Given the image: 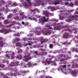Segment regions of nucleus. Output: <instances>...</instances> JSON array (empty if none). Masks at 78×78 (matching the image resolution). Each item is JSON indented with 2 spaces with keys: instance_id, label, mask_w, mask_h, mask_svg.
Here are the masks:
<instances>
[{
  "instance_id": "nucleus-40",
  "label": "nucleus",
  "mask_w": 78,
  "mask_h": 78,
  "mask_svg": "<svg viewBox=\"0 0 78 78\" xmlns=\"http://www.w3.org/2000/svg\"><path fill=\"white\" fill-rule=\"evenodd\" d=\"M20 41V39H19V38H16V39H15V42H14V43H15L16 41Z\"/></svg>"
},
{
  "instance_id": "nucleus-39",
  "label": "nucleus",
  "mask_w": 78,
  "mask_h": 78,
  "mask_svg": "<svg viewBox=\"0 0 78 78\" xmlns=\"http://www.w3.org/2000/svg\"><path fill=\"white\" fill-rule=\"evenodd\" d=\"M18 53H21L22 52V50L21 49H19L18 50Z\"/></svg>"
},
{
  "instance_id": "nucleus-51",
  "label": "nucleus",
  "mask_w": 78,
  "mask_h": 78,
  "mask_svg": "<svg viewBox=\"0 0 78 78\" xmlns=\"http://www.w3.org/2000/svg\"><path fill=\"white\" fill-rule=\"evenodd\" d=\"M8 31L9 33V32H13V31H12V30H11L10 29H8Z\"/></svg>"
},
{
  "instance_id": "nucleus-2",
  "label": "nucleus",
  "mask_w": 78,
  "mask_h": 78,
  "mask_svg": "<svg viewBox=\"0 0 78 78\" xmlns=\"http://www.w3.org/2000/svg\"><path fill=\"white\" fill-rule=\"evenodd\" d=\"M9 55L6 54L5 55V56L8 59H10L11 58V59H14L15 57L14 56L15 55V53L14 52H9Z\"/></svg>"
},
{
  "instance_id": "nucleus-9",
  "label": "nucleus",
  "mask_w": 78,
  "mask_h": 78,
  "mask_svg": "<svg viewBox=\"0 0 78 78\" xmlns=\"http://www.w3.org/2000/svg\"><path fill=\"white\" fill-rule=\"evenodd\" d=\"M0 31L1 33H3L4 34H8V33H9L8 32V29H5L4 30L2 29Z\"/></svg>"
},
{
  "instance_id": "nucleus-37",
  "label": "nucleus",
  "mask_w": 78,
  "mask_h": 78,
  "mask_svg": "<svg viewBox=\"0 0 78 78\" xmlns=\"http://www.w3.org/2000/svg\"><path fill=\"white\" fill-rule=\"evenodd\" d=\"M65 31H69V32H72V31L70 29L68 28V29H67L66 30H64Z\"/></svg>"
},
{
  "instance_id": "nucleus-55",
  "label": "nucleus",
  "mask_w": 78,
  "mask_h": 78,
  "mask_svg": "<svg viewBox=\"0 0 78 78\" xmlns=\"http://www.w3.org/2000/svg\"><path fill=\"white\" fill-rule=\"evenodd\" d=\"M34 53L36 54V55H38V54L37 55L38 52L37 51H34Z\"/></svg>"
},
{
  "instance_id": "nucleus-56",
  "label": "nucleus",
  "mask_w": 78,
  "mask_h": 78,
  "mask_svg": "<svg viewBox=\"0 0 78 78\" xmlns=\"http://www.w3.org/2000/svg\"><path fill=\"white\" fill-rule=\"evenodd\" d=\"M4 78H8V77L7 76V75L4 76Z\"/></svg>"
},
{
  "instance_id": "nucleus-43",
  "label": "nucleus",
  "mask_w": 78,
  "mask_h": 78,
  "mask_svg": "<svg viewBox=\"0 0 78 78\" xmlns=\"http://www.w3.org/2000/svg\"><path fill=\"white\" fill-rule=\"evenodd\" d=\"M42 20H43L42 18H40L39 19V23H40L41 22H42Z\"/></svg>"
},
{
  "instance_id": "nucleus-52",
  "label": "nucleus",
  "mask_w": 78,
  "mask_h": 78,
  "mask_svg": "<svg viewBox=\"0 0 78 78\" xmlns=\"http://www.w3.org/2000/svg\"><path fill=\"white\" fill-rule=\"evenodd\" d=\"M15 36H20V34H15Z\"/></svg>"
},
{
  "instance_id": "nucleus-3",
  "label": "nucleus",
  "mask_w": 78,
  "mask_h": 78,
  "mask_svg": "<svg viewBox=\"0 0 78 78\" xmlns=\"http://www.w3.org/2000/svg\"><path fill=\"white\" fill-rule=\"evenodd\" d=\"M34 2L36 3V4L35 3H33V5H34V6H40L41 5V2H42V1L41 0H34Z\"/></svg>"
},
{
  "instance_id": "nucleus-53",
  "label": "nucleus",
  "mask_w": 78,
  "mask_h": 78,
  "mask_svg": "<svg viewBox=\"0 0 78 78\" xmlns=\"http://www.w3.org/2000/svg\"><path fill=\"white\" fill-rule=\"evenodd\" d=\"M65 59H64V58H62L60 60V61L61 62H62V61H65Z\"/></svg>"
},
{
  "instance_id": "nucleus-35",
  "label": "nucleus",
  "mask_w": 78,
  "mask_h": 78,
  "mask_svg": "<svg viewBox=\"0 0 78 78\" xmlns=\"http://www.w3.org/2000/svg\"><path fill=\"white\" fill-rule=\"evenodd\" d=\"M26 1L27 2H28V3L29 5H31L32 4L31 3V1H30V0H27Z\"/></svg>"
},
{
  "instance_id": "nucleus-30",
  "label": "nucleus",
  "mask_w": 78,
  "mask_h": 78,
  "mask_svg": "<svg viewBox=\"0 0 78 78\" xmlns=\"http://www.w3.org/2000/svg\"><path fill=\"white\" fill-rule=\"evenodd\" d=\"M51 11H55V6L51 7Z\"/></svg>"
},
{
  "instance_id": "nucleus-22",
  "label": "nucleus",
  "mask_w": 78,
  "mask_h": 78,
  "mask_svg": "<svg viewBox=\"0 0 78 78\" xmlns=\"http://www.w3.org/2000/svg\"><path fill=\"white\" fill-rule=\"evenodd\" d=\"M13 24H11L9 25H6L5 26V28H10V27H11L13 25Z\"/></svg>"
},
{
  "instance_id": "nucleus-14",
  "label": "nucleus",
  "mask_w": 78,
  "mask_h": 78,
  "mask_svg": "<svg viewBox=\"0 0 78 78\" xmlns=\"http://www.w3.org/2000/svg\"><path fill=\"white\" fill-rule=\"evenodd\" d=\"M6 11V9L4 7H2L1 8H0V11ZM2 15V14L1 13H0V16H1Z\"/></svg>"
},
{
  "instance_id": "nucleus-1",
  "label": "nucleus",
  "mask_w": 78,
  "mask_h": 78,
  "mask_svg": "<svg viewBox=\"0 0 78 78\" xmlns=\"http://www.w3.org/2000/svg\"><path fill=\"white\" fill-rule=\"evenodd\" d=\"M36 29L37 30H39V31L37 30L35 31V33L36 34H40V33H42L45 34H46V35H48V32H46L45 31H43V30H41V27H37Z\"/></svg>"
},
{
  "instance_id": "nucleus-5",
  "label": "nucleus",
  "mask_w": 78,
  "mask_h": 78,
  "mask_svg": "<svg viewBox=\"0 0 78 78\" xmlns=\"http://www.w3.org/2000/svg\"><path fill=\"white\" fill-rule=\"evenodd\" d=\"M17 6V4L16 3H14L13 4H12V3L10 2L8 4V5H6V7L7 8V7H11V6Z\"/></svg>"
},
{
  "instance_id": "nucleus-28",
  "label": "nucleus",
  "mask_w": 78,
  "mask_h": 78,
  "mask_svg": "<svg viewBox=\"0 0 78 78\" xmlns=\"http://www.w3.org/2000/svg\"><path fill=\"white\" fill-rule=\"evenodd\" d=\"M59 2H52L51 3V5H53L54 4L55 5H58L59 4Z\"/></svg>"
},
{
  "instance_id": "nucleus-18",
  "label": "nucleus",
  "mask_w": 78,
  "mask_h": 78,
  "mask_svg": "<svg viewBox=\"0 0 78 78\" xmlns=\"http://www.w3.org/2000/svg\"><path fill=\"white\" fill-rule=\"evenodd\" d=\"M14 19L15 20H22V18L20 17L19 18V16H16L14 18Z\"/></svg>"
},
{
  "instance_id": "nucleus-57",
  "label": "nucleus",
  "mask_w": 78,
  "mask_h": 78,
  "mask_svg": "<svg viewBox=\"0 0 78 78\" xmlns=\"http://www.w3.org/2000/svg\"><path fill=\"white\" fill-rule=\"evenodd\" d=\"M71 51H74L75 50V49L73 48H72L71 49Z\"/></svg>"
},
{
  "instance_id": "nucleus-36",
  "label": "nucleus",
  "mask_w": 78,
  "mask_h": 78,
  "mask_svg": "<svg viewBox=\"0 0 78 78\" xmlns=\"http://www.w3.org/2000/svg\"><path fill=\"white\" fill-rule=\"evenodd\" d=\"M64 18H65V16H63V17L61 16L59 17L60 20H64Z\"/></svg>"
},
{
  "instance_id": "nucleus-6",
  "label": "nucleus",
  "mask_w": 78,
  "mask_h": 78,
  "mask_svg": "<svg viewBox=\"0 0 78 78\" xmlns=\"http://www.w3.org/2000/svg\"><path fill=\"white\" fill-rule=\"evenodd\" d=\"M19 64V62L16 61L14 62L11 63L10 64V66H18Z\"/></svg>"
},
{
  "instance_id": "nucleus-26",
  "label": "nucleus",
  "mask_w": 78,
  "mask_h": 78,
  "mask_svg": "<svg viewBox=\"0 0 78 78\" xmlns=\"http://www.w3.org/2000/svg\"><path fill=\"white\" fill-rule=\"evenodd\" d=\"M48 41V39H44L43 41H41V44H43V42H47Z\"/></svg>"
},
{
  "instance_id": "nucleus-19",
  "label": "nucleus",
  "mask_w": 78,
  "mask_h": 78,
  "mask_svg": "<svg viewBox=\"0 0 78 78\" xmlns=\"http://www.w3.org/2000/svg\"><path fill=\"white\" fill-rule=\"evenodd\" d=\"M72 75L73 76H76V72L75 71H73L71 72Z\"/></svg>"
},
{
  "instance_id": "nucleus-59",
  "label": "nucleus",
  "mask_w": 78,
  "mask_h": 78,
  "mask_svg": "<svg viewBox=\"0 0 78 78\" xmlns=\"http://www.w3.org/2000/svg\"><path fill=\"white\" fill-rule=\"evenodd\" d=\"M28 65L29 66H31V62H28Z\"/></svg>"
},
{
  "instance_id": "nucleus-29",
  "label": "nucleus",
  "mask_w": 78,
  "mask_h": 78,
  "mask_svg": "<svg viewBox=\"0 0 78 78\" xmlns=\"http://www.w3.org/2000/svg\"><path fill=\"white\" fill-rule=\"evenodd\" d=\"M73 68H77L78 67V64H76L75 65H73Z\"/></svg>"
},
{
  "instance_id": "nucleus-38",
  "label": "nucleus",
  "mask_w": 78,
  "mask_h": 78,
  "mask_svg": "<svg viewBox=\"0 0 78 78\" xmlns=\"http://www.w3.org/2000/svg\"><path fill=\"white\" fill-rule=\"evenodd\" d=\"M69 6L73 7V4L72 2H71L70 4H69Z\"/></svg>"
},
{
  "instance_id": "nucleus-10",
  "label": "nucleus",
  "mask_w": 78,
  "mask_h": 78,
  "mask_svg": "<svg viewBox=\"0 0 78 78\" xmlns=\"http://www.w3.org/2000/svg\"><path fill=\"white\" fill-rule=\"evenodd\" d=\"M16 73H12L11 72L9 73H6V75L8 76H16Z\"/></svg>"
},
{
  "instance_id": "nucleus-60",
  "label": "nucleus",
  "mask_w": 78,
  "mask_h": 78,
  "mask_svg": "<svg viewBox=\"0 0 78 78\" xmlns=\"http://www.w3.org/2000/svg\"><path fill=\"white\" fill-rule=\"evenodd\" d=\"M43 19H44V20L46 21V22H47V20H46V18H45V17H43Z\"/></svg>"
},
{
  "instance_id": "nucleus-45",
  "label": "nucleus",
  "mask_w": 78,
  "mask_h": 78,
  "mask_svg": "<svg viewBox=\"0 0 78 78\" xmlns=\"http://www.w3.org/2000/svg\"><path fill=\"white\" fill-rule=\"evenodd\" d=\"M23 14H24V13L21 12L20 13V16H22L24 15Z\"/></svg>"
},
{
  "instance_id": "nucleus-61",
  "label": "nucleus",
  "mask_w": 78,
  "mask_h": 78,
  "mask_svg": "<svg viewBox=\"0 0 78 78\" xmlns=\"http://www.w3.org/2000/svg\"><path fill=\"white\" fill-rule=\"evenodd\" d=\"M51 6H49L48 7V9H51Z\"/></svg>"
},
{
  "instance_id": "nucleus-13",
  "label": "nucleus",
  "mask_w": 78,
  "mask_h": 78,
  "mask_svg": "<svg viewBox=\"0 0 78 78\" xmlns=\"http://www.w3.org/2000/svg\"><path fill=\"white\" fill-rule=\"evenodd\" d=\"M30 11H31V12H33L34 14H35V13L37 12H39V10L37 9H35L33 10H30Z\"/></svg>"
},
{
  "instance_id": "nucleus-11",
  "label": "nucleus",
  "mask_w": 78,
  "mask_h": 78,
  "mask_svg": "<svg viewBox=\"0 0 78 78\" xmlns=\"http://www.w3.org/2000/svg\"><path fill=\"white\" fill-rule=\"evenodd\" d=\"M43 13L44 15L45 14L46 17H48L49 13L48 11H43Z\"/></svg>"
},
{
  "instance_id": "nucleus-42",
  "label": "nucleus",
  "mask_w": 78,
  "mask_h": 78,
  "mask_svg": "<svg viewBox=\"0 0 78 78\" xmlns=\"http://www.w3.org/2000/svg\"><path fill=\"white\" fill-rule=\"evenodd\" d=\"M33 20H34L35 22H37V19L36 18H33Z\"/></svg>"
},
{
  "instance_id": "nucleus-34",
  "label": "nucleus",
  "mask_w": 78,
  "mask_h": 78,
  "mask_svg": "<svg viewBox=\"0 0 78 78\" xmlns=\"http://www.w3.org/2000/svg\"><path fill=\"white\" fill-rule=\"evenodd\" d=\"M53 47V44H50L49 45L50 48L52 49Z\"/></svg>"
},
{
  "instance_id": "nucleus-32",
  "label": "nucleus",
  "mask_w": 78,
  "mask_h": 78,
  "mask_svg": "<svg viewBox=\"0 0 78 78\" xmlns=\"http://www.w3.org/2000/svg\"><path fill=\"white\" fill-rule=\"evenodd\" d=\"M12 17V14L10 13L9 15L7 16L8 18H11Z\"/></svg>"
},
{
  "instance_id": "nucleus-16",
  "label": "nucleus",
  "mask_w": 78,
  "mask_h": 78,
  "mask_svg": "<svg viewBox=\"0 0 78 78\" xmlns=\"http://www.w3.org/2000/svg\"><path fill=\"white\" fill-rule=\"evenodd\" d=\"M4 23L5 25H8V24H9V23H10L11 22L9 21L8 20H5L4 21Z\"/></svg>"
},
{
  "instance_id": "nucleus-64",
  "label": "nucleus",
  "mask_w": 78,
  "mask_h": 78,
  "mask_svg": "<svg viewBox=\"0 0 78 78\" xmlns=\"http://www.w3.org/2000/svg\"><path fill=\"white\" fill-rule=\"evenodd\" d=\"M50 16H53V14L51 13V14H50Z\"/></svg>"
},
{
  "instance_id": "nucleus-31",
  "label": "nucleus",
  "mask_w": 78,
  "mask_h": 78,
  "mask_svg": "<svg viewBox=\"0 0 78 78\" xmlns=\"http://www.w3.org/2000/svg\"><path fill=\"white\" fill-rule=\"evenodd\" d=\"M27 16H25V15H23L22 16L21 20L22 19H27Z\"/></svg>"
},
{
  "instance_id": "nucleus-24",
  "label": "nucleus",
  "mask_w": 78,
  "mask_h": 78,
  "mask_svg": "<svg viewBox=\"0 0 78 78\" xmlns=\"http://www.w3.org/2000/svg\"><path fill=\"white\" fill-rule=\"evenodd\" d=\"M30 71L29 70H27V71H22V73H23V74H25V73H29Z\"/></svg>"
},
{
  "instance_id": "nucleus-33",
  "label": "nucleus",
  "mask_w": 78,
  "mask_h": 78,
  "mask_svg": "<svg viewBox=\"0 0 78 78\" xmlns=\"http://www.w3.org/2000/svg\"><path fill=\"white\" fill-rule=\"evenodd\" d=\"M5 67V65L2 64H0V67H1V68H3Z\"/></svg>"
},
{
  "instance_id": "nucleus-20",
  "label": "nucleus",
  "mask_w": 78,
  "mask_h": 78,
  "mask_svg": "<svg viewBox=\"0 0 78 78\" xmlns=\"http://www.w3.org/2000/svg\"><path fill=\"white\" fill-rule=\"evenodd\" d=\"M24 7L26 8V9L28 8V7L29 6V5L27 4V2H25L23 4Z\"/></svg>"
},
{
  "instance_id": "nucleus-27",
  "label": "nucleus",
  "mask_w": 78,
  "mask_h": 78,
  "mask_svg": "<svg viewBox=\"0 0 78 78\" xmlns=\"http://www.w3.org/2000/svg\"><path fill=\"white\" fill-rule=\"evenodd\" d=\"M71 18H75V17H78V15H71L70 16Z\"/></svg>"
},
{
  "instance_id": "nucleus-46",
  "label": "nucleus",
  "mask_w": 78,
  "mask_h": 78,
  "mask_svg": "<svg viewBox=\"0 0 78 78\" xmlns=\"http://www.w3.org/2000/svg\"><path fill=\"white\" fill-rule=\"evenodd\" d=\"M46 62L48 64H50V63H51V62L50 61H46Z\"/></svg>"
},
{
  "instance_id": "nucleus-12",
  "label": "nucleus",
  "mask_w": 78,
  "mask_h": 78,
  "mask_svg": "<svg viewBox=\"0 0 78 78\" xmlns=\"http://www.w3.org/2000/svg\"><path fill=\"white\" fill-rule=\"evenodd\" d=\"M24 58H27L25 59V62H28V61L29 60H30L31 59V57H27V56L25 55L24 56Z\"/></svg>"
},
{
  "instance_id": "nucleus-63",
  "label": "nucleus",
  "mask_w": 78,
  "mask_h": 78,
  "mask_svg": "<svg viewBox=\"0 0 78 78\" xmlns=\"http://www.w3.org/2000/svg\"><path fill=\"white\" fill-rule=\"evenodd\" d=\"M66 66H67V65H65L63 66V68H66Z\"/></svg>"
},
{
  "instance_id": "nucleus-54",
  "label": "nucleus",
  "mask_w": 78,
  "mask_h": 78,
  "mask_svg": "<svg viewBox=\"0 0 78 78\" xmlns=\"http://www.w3.org/2000/svg\"><path fill=\"white\" fill-rule=\"evenodd\" d=\"M41 50L42 51H45V50L44 49H43V48L41 49Z\"/></svg>"
},
{
  "instance_id": "nucleus-17",
  "label": "nucleus",
  "mask_w": 78,
  "mask_h": 78,
  "mask_svg": "<svg viewBox=\"0 0 78 78\" xmlns=\"http://www.w3.org/2000/svg\"><path fill=\"white\" fill-rule=\"evenodd\" d=\"M15 57L16 59H21L22 58V56L21 55H19L18 56L17 55Z\"/></svg>"
},
{
  "instance_id": "nucleus-4",
  "label": "nucleus",
  "mask_w": 78,
  "mask_h": 78,
  "mask_svg": "<svg viewBox=\"0 0 78 78\" xmlns=\"http://www.w3.org/2000/svg\"><path fill=\"white\" fill-rule=\"evenodd\" d=\"M69 27L70 26H68L67 25H66L64 27H63V26L60 27L59 26H57L56 27H55V28L57 30H59V31H60V30H61V28H62H62H69Z\"/></svg>"
},
{
  "instance_id": "nucleus-21",
  "label": "nucleus",
  "mask_w": 78,
  "mask_h": 78,
  "mask_svg": "<svg viewBox=\"0 0 78 78\" xmlns=\"http://www.w3.org/2000/svg\"><path fill=\"white\" fill-rule=\"evenodd\" d=\"M14 73H16V75H21V74H22V71H18Z\"/></svg>"
},
{
  "instance_id": "nucleus-8",
  "label": "nucleus",
  "mask_w": 78,
  "mask_h": 78,
  "mask_svg": "<svg viewBox=\"0 0 78 78\" xmlns=\"http://www.w3.org/2000/svg\"><path fill=\"white\" fill-rule=\"evenodd\" d=\"M47 55V53L46 52H41L39 53L38 55H40V56H46Z\"/></svg>"
},
{
  "instance_id": "nucleus-58",
  "label": "nucleus",
  "mask_w": 78,
  "mask_h": 78,
  "mask_svg": "<svg viewBox=\"0 0 78 78\" xmlns=\"http://www.w3.org/2000/svg\"><path fill=\"white\" fill-rule=\"evenodd\" d=\"M67 43V41H65L64 43H63L62 44H63V45H66Z\"/></svg>"
},
{
  "instance_id": "nucleus-25",
  "label": "nucleus",
  "mask_w": 78,
  "mask_h": 78,
  "mask_svg": "<svg viewBox=\"0 0 78 78\" xmlns=\"http://www.w3.org/2000/svg\"><path fill=\"white\" fill-rule=\"evenodd\" d=\"M16 47H20L21 46V44L20 42H17L16 43Z\"/></svg>"
},
{
  "instance_id": "nucleus-49",
  "label": "nucleus",
  "mask_w": 78,
  "mask_h": 78,
  "mask_svg": "<svg viewBox=\"0 0 78 78\" xmlns=\"http://www.w3.org/2000/svg\"><path fill=\"white\" fill-rule=\"evenodd\" d=\"M13 12L14 13H16V12H17V11L16 9H15L13 10Z\"/></svg>"
},
{
  "instance_id": "nucleus-23",
  "label": "nucleus",
  "mask_w": 78,
  "mask_h": 78,
  "mask_svg": "<svg viewBox=\"0 0 78 78\" xmlns=\"http://www.w3.org/2000/svg\"><path fill=\"white\" fill-rule=\"evenodd\" d=\"M58 56L59 58H62V57H63L64 58H66V56L65 55H63V54H60L58 55Z\"/></svg>"
},
{
  "instance_id": "nucleus-47",
  "label": "nucleus",
  "mask_w": 78,
  "mask_h": 78,
  "mask_svg": "<svg viewBox=\"0 0 78 78\" xmlns=\"http://www.w3.org/2000/svg\"><path fill=\"white\" fill-rule=\"evenodd\" d=\"M75 4L76 5H77L78 4V1H75Z\"/></svg>"
},
{
  "instance_id": "nucleus-48",
  "label": "nucleus",
  "mask_w": 78,
  "mask_h": 78,
  "mask_svg": "<svg viewBox=\"0 0 78 78\" xmlns=\"http://www.w3.org/2000/svg\"><path fill=\"white\" fill-rule=\"evenodd\" d=\"M68 12H69V13H71V12H73V10H70L68 11Z\"/></svg>"
},
{
  "instance_id": "nucleus-15",
  "label": "nucleus",
  "mask_w": 78,
  "mask_h": 78,
  "mask_svg": "<svg viewBox=\"0 0 78 78\" xmlns=\"http://www.w3.org/2000/svg\"><path fill=\"white\" fill-rule=\"evenodd\" d=\"M5 43H4L3 41H0V47H3L4 45H5Z\"/></svg>"
},
{
  "instance_id": "nucleus-50",
  "label": "nucleus",
  "mask_w": 78,
  "mask_h": 78,
  "mask_svg": "<svg viewBox=\"0 0 78 78\" xmlns=\"http://www.w3.org/2000/svg\"><path fill=\"white\" fill-rule=\"evenodd\" d=\"M45 27H47L48 28H50V25H46L45 26Z\"/></svg>"
},
{
  "instance_id": "nucleus-44",
  "label": "nucleus",
  "mask_w": 78,
  "mask_h": 78,
  "mask_svg": "<svg viewBox=\"0 0 78 78\" xmlns=\"http://www.w3.org/2000/svg\"><path fill=\"white\" fill-rule=\"evenodd\" d=\"M68 59H71V57H67L66 58H65V60H67Z\"/></svg>"
},
{
  "instance_id": "nucleus-7",
  "label": "nucleus",
  "mask_w": 78,
  "mask_h": 78,
  "mask_svg": "<svg viewBox=\"0 0 78 78\" xmlns=\"http://www.w3.org/2000/svg\"><path fill=\"white\" fill-rule=\"evenodd\" d=\"M69 36V33L67 32H65L63 34L62 37V38H66V39H68Z\"/></svg>"
},
{
  "instance_id": "nucleus-62",
  "label": "nucleus",
  "mask_w": 78,
  "mask_h": 78,
  "mask_svg": "<svg viewBox=\"0 0 78 78\" xmlns=\"http://www.w3.org/2000/svg\"><path fill=\"white\" fill-rule=\"evenodd\" d=\"M1 27H2V22H0V28Z\"/></svg>"
},
{
  "instance_id": "nucleus-41",
  "label": "nucleus",
  "mask_w": 78,
  "mask_h": 78,
  "mask_svg": "<svg viewBox=\"0 0 78 78\" xmlns=\"http://www.w3.org/2000/svg\"><path fill=\"white\" fill-rule=\"evenodd\" d=\"M0 3H2L4 4L5 3V2L3 0L0 1Z\"/></svg>"
}]
</instances>
